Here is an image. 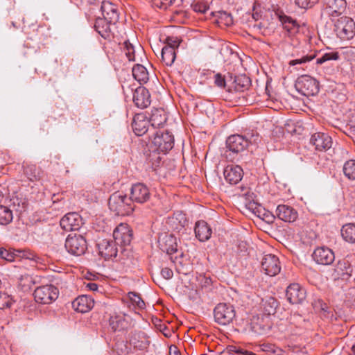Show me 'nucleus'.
Segmentation results:
<instances>
[{
    "label": "nucleus",
    "instance_id": "nucleus-39",
    "mask_svg": "<svg viewBox=\"0 0 355 355\" xmlns=\"http://www.w3.org/2000/svg\"><path fill=\"white\" fill-rule=\"evenodd\" d=\"M343 239L347 243H355V224L347 223L341 228Z\"/></svg>",
    "mask_w": 355,
    "mask_h": 355
},
{
    "label": "nucleus",
    "instance_id": "nucleus-22",
    "mask_svg": "<svg viewBox=\"0 0 355 355\" xmlns=\"http://www.w3.org/2000/svg\"><path fill=\"white\" fill-rule=\"evenodd\" d=\"M130 317L126 315L115 314L109 320V324L114 331H123L131 327Z\"/></svg>",
    "mask_w": 355,
    "mask_h": 355
},
{
    "label": "nucleus",
    "instance_id": "nucleus-52",
    "mask_svg": "<svg viewBox=\"0 0 355 355\" xmlns=\"http://www.w3.org/2000/svg\"><path fill=\"white\" fill-rule=\"evenodd\" d=\"M318 0H295L296 4L302 8H308L318 3Z\"/></svg>",
    "mask_w": 355,
    "mask_h": 355
},
{
    "label": "nucleus",
    "instance_id": "nucleus-63",
    "mask_svg": "<svg viewBox=\"0 0 355 355\" xmlns=\"http://www.w3.org/2000/svg\"><path fill=\"white\" fill-rule=\"evenodd\" d=\"M175 355H179V352H175Z\"/></svg>",
    "mask_w": 355,
    "mask_h": 355
},
{
    "label": "nucleus",
    "instance_id": "nucleus-41",
    "mask_svg": "<svg viewBox=\"0 0 355 355\" xmlns=\"http://www.w3.org/2000/svg\"><path fill=\"white\" fill-rule=\"evenodd\" d=\"M13 219L12 210L8 207L0 205V225H6Z\"/></svg>",
    "mask_w": 355,
    "mask_h": 355
},
{
    "label": "nucleus",
    "instance_id": "nucleus-51",
    "mask_svg": "<svg viewBox=\"0 0 355 355\" xmlns=\"http://www.w3.org/2000/svg\"><path fill=\"white\" fill-rule=\"evenodd\" d=\"M219 18L224 21L226 26H229L233 24V17L231 14L225 11L219 12Z\"/></svg>",
    "mask_w": 355,
    "mask_h": 355
},
{
    "label": "nucleus",
    "instance_id": "nucleus-4",
    "mask_svg": "<svg viewBox=\"0 0 355 355\" xmlns=\"http://www.w3.org/2000/svg\"><path fill=\"white\" fill-rule=\"evenodd\" d=\"M0 257L10 262L15 261L16 259L19 261L24 259L36 263L40 259L36 254L29 250L6 249L5 248H0Z\"/></svg>",
    "mask_w": 355,
    "mask_h": 355
},
{
    "label": "nucleus",
    "instance_id": "nucleus-14",
    "mask_svg": "<svg viewBox=\"0 0 355 355\" xmlns=\"http://www.w3.org/2000/svg\"><path fill=\"white\" fill-rule=\"evenodd\" d=\"M99 254L105 260L116 258L119 248L117 244L111 239H103L97 243Z\"/></svg>",
    "mask_w": 355,
    "mask_h": 355
},
{
    "label": "nucleus",
    "instance_id": "nucleus-44",
    "mask_svg": "<svg viewBox=\"0 0 355 355\" xmlns=\"http://www.w3.org/2000/svg\"><path fill=\"white\" fill-rule=\"evenodd\" d=\"M339 58H340V55H339L338 52L331 51V52L324 53L320 58H318L316 60V63L318 64H321L324 63L327 61L338 60Z\"/></svg>",
    "mask_w": 355,
    "mask_h": 355
},
{
    "label": "nucleus",
    "instance_id": "nucleus-60",
    "mask_svg": "<svg viewBox=\"0 0 355 355\" xmlns=\"http://www.w3.org/2000/svg\"><path fill=\"white\" fill-rule=\"evenodd\" d=\"M239 247H240V248H243L244 250H245V249H246V243H245V242H241V243H239Z\"/></svg>",
    "mask_w": 355,
    "mask_h": 355
},
{
    "label": "nucleus",
    "instance_id": "nucleus-49",
    "mask_svg": "<svg viewBox=\"0 0 355 355\" xmlns=\"http://www.w3.org/2000/svg\"><path fill=\"white\" fill-rule=\"evenodd\" d=\"M12 300L9 295L0 291V309L10 307Z\"/></svg>",
    "mask_w": 355,
    "mask_h": 355
},
{
    "label": "nucleus",
    "instance_id": "nucleus-6",
    "mask_svg": "<svg viewBox=\"0 0 355 355\" xmlns=\"http://www.w3.org/2000/svg\"><path fill=\"white\" fill-rule=\"evenodd\" d=\"M295 87L299 93L306 96L316 95L320 89L319 82L308 75L298 77Z\"/></svg>",
    "mask_w": 355,
    "mask_h": 355
},
{
    "label": "nucleus",
    "instance_id": "nucleus-40",
    "mask_svg": "<svg viewBox=\"0 0 355 355\" xmlns=\"http://www.w3.org/2000/svg\"><path fill=\"white\" fill-rule=\"evenodd\" d=\"M176 58L175 51L170 46H164L162 49V59L166 66H171Z\"/></svg>",
    "mask_w": 355,
    "mask_h": 355
},
{
    "label": "nucleus",
    "instance_id": "nucleus-11",
    "mask_svg": "<svg viewBox=\"0 0 355 355\" xmlns=\"http://www.w3.org/2000/svg\"><path fill=\"white\" fill-rule=\"evenodd\" d=\"M33 295L37 303L49 304L58 298V290L51 284H46L37 287Z\"/></svg>",
    "mask_w": 355,
    "mask_h": 355
},
{
    "label": "nucleus",
    "instance_id": "nucleus-58",
    "mask_svg": "<svg viewBox=\"0 0 355 355\" xmlns=\"http://www.w3.org/2000/svg\"><path fill=\"white\" fill-rule=\"evenodd\" d=\"M87 288H88L90 291H96L98 288V286L96 283L90 282L87 284Z\"/></svg>",
    "mask_w": 355,
    "mask_h": 355
},
{
    "label": "nucleus",
    "instance_id": "nucleus-27",
    "mask_svg": "<svg viewBox=\"0 0 355 355\" xmlns=\"http://www.w3.org/2000/svg\"><path fill=\"white\" fill-rule=\"evenodd\" d=\"M130 343L135 349L144 350L148 347L150 342L146 333L139 331L132 333Z\"/></svg>",
    "mask_w": 355,
    "mask_h": 355
},
{
    "label": "nucleus",
    "instance_id": "nucleus-48",
    "mask_svg": "<svg viewBox=\"0 0 355 355\" xmlns=\"http://www.w3.org/2000/svg\"><path fill=\"white\" fill-rule=\"evenodd\" d=\"M181 42L182 40L178 37L168 36L165 39L164 43L166 44L165 46H170L175 51L179 47Z\"/></svg>",
    "mask_w": 355,
    "mask_h": 355
},
{
    "label": "nucleus",
    "instance_id": "nucleus-1",
    "mask_svg": "<svg viewBox=\"0 0 355 355\" xmlns=\"http://www.w3.org/2000/svg\"><path fill=\"white\" fill-rule=\"evenodd\" d=\"M258 140L259 135L253 131L245 135H230L226 140L223 155L230 162H239L249 145L257 143Z\"/></svg>",
    "mask_w": 355,
    "mask_h": 355
},
{
    "label": "nucleus",
    "instance_id": "nucleus-23",
    "mask_svg": "<svg viewBox=\"0 0 355 355\" xmlns=\"http://www.w3.org/2000/svg\"><path fill=\"white\" fill-rule=\"evenodd\" d=\"M277 217L285 222L293 223L298 217L297 211L291 206L279 205L276 209Z\"/></svg>",
    "mask_w": 355,
    "mask_h": 355
},
{
    "label": "nucleus",
    "instance_id": "nucleus-36",
    "mask_svg": "<svg viewBox=\"0 0 355 355\" xmlns=\"http://www.w3.org/2000/svg\"><path fill=\"white\" fill-rule=\"evenodd\" d=\"M166 116L162 109L153 110L150 119H148L149 123H150L153 128L162 126L166 122Z\"/></svg>",
    "mask_w": 355,
    "mask_h": 355
},
{
    "label": "nucleus",
    "instance_id": "nucleus-3",
    "mask_svg": "<svg viewBox=\"0 0 355 355\" xmlns=\"http://www.w3.org/2000/svg\"><path fill=\"white\" fill-rule=\"evenodd\" d=\"M243 196L245 198V202H244L245 206L248 209L251 211L254 215H256L259 218L262 219L266 223L268 224L273 223L275 219V216L273 215L272 212H270L268 210H266L261 205L254 201L253 193L247 191L246 193H243Z\"/></svg>",
    "mask_w": 355,
    "mask_h": 355
},
{
    "label": "nucleus",
    "instance_id": "nucleus-21",
    "mask_svg": "<svg viewBox=\"0 0 355 355\" xmlns=\"http://www.w3.org/2000/svg\"><path fill=\"white\" fill-rule=\"evenodd\" d=\"M133 101L135 105L141 109L147 107L150 104V94L144 87L137 88L133 94Z\"/></svg>",
    "mask_w": 355,
    "mask_h": 355
},
{
    "label": "nucleus",
    "instance_id": "nucleus-28",
    "mask_svg": "<svg viewBox=\"0 0 355 355\" xmlns=\"http://www.w3.org/2000/svg\"><path fill=\"white\" fill-rule=\"evenodd\" d=\"M196 237L201 242L209 240L211 236L212 230L207 223L205 220H198L195 225Z\"/></svg>",
    "mask_w": 355,
    "mask_h": 355
},
{
    "label": "nucleus",
    "instance_id": "nucleus-10",
    "mask_svg": "<svg viewBox=\"0 0 355 355\" xmlns=\"http://www.w3.org/2000/svg\"><path fill=\"white\" fill-rule=\"evenodd\" d=\"M113 238L122 252L124 247L129 245L132 240V230L127 223H121L114 229Z\"/></svg>",
    "mask_w": 355,
    "mask_h": 355
},
{
    "label": "nucleus",
    "instance_id": "nucleus-20",
    "mask_svg": "<svg viewBox=\"0 0 355 355\" xmlns=\"http://www.w3.org/2000/svg\"><path fill=\"white\" fill-rule=\"evenodd\" d=\"M101 10L103 17L110 23H117L119 19L118 7L109 1L102 2Z\"/></svg>",
    "mask_w": 355,
    "mask_h": 355
},
{
    "label": "nucleus",
    "instance_id": "nucleus-45",
    "mask_svg": "<svg viewBox=\"0 0 355 355\" xmlns=\"http://www.w3.org/2000/svg\"><path fill=\"white\" fill-rule=\"evenodd\" d=\"M128 295L132 304L137 306L140 309L145 308V302L141 299L139 294L135 292H129Z\"/></svg>",
    "mask_w": 355,
    "mask_h": 355
},
{
    "label": "nucleus",
    "instance_id": "nucleus-25",
    "mask_svg": "<svg viewBox=\"0 0 355 355\" xmlns=\"http://www.w3.org/2000/svg\"><path fill=\"white\" fill-rule=\"evenodd\" d=\"M243 169L239 165H229L224 170L225 179L231 184L239 183L243 178Z\"/></svg>",
    "mask_w": 355,
    "mask_h": 355
},
{
    "label": "nucleus",
    "instance_id": "nucleus-16",
    "mask_svg": "<svg viewBox=\"0 0 355 355\" xmlns=\"http://www.w3.org/2000/svg\"><path fill=\"white\" fill-rule=\"evenodd\" d=\"M250 327L251 331L254 334L263 336L268 333L271 324L268 318L255 315L252 318Z\"/></svg>",
    "mask_w": 355,
    "mask_h": 355
},
{
    "label": "nucleus",
    "instance_id": "nucleus-17",
    "mask_svg": "<svg viewBox=\"0 0 355 355\" xmlns=\"http://www.w3.org/2000/svg\"><path fill=\"white\" fill-rule=\"evenodd\" d=\"M286 295L291 304H302L306 299V291L299 284L294 283L287 287Z\"/></svg>",
    "mask_w": 355,
    "mask_h": 355
},
{
    "label": "nucleus",
    "instance_id": "nucleus-32",
    "mask_svg": "<svg viewBox=\"0 0 355 355\" xmlns=\"http://www.w3.org/2000/svg\"><path fill=\"white\" fill-rule=\"evenodd\" d=\"M232 85L231 88L228 89L229 92L232 90V88L235 92H244L248 89L251 85V80L245 74H239L234 76Z\"/></svg>",
    "mask_w": 355,
    "mask_h": 355
},
{
    "label": "nucleus",
    "instance_id": "nucleus-54",
    "mask_svg": "<svg viewBox=\"0 0 355 355\" xmlns=\"http://www.w3.org/2000/svg\"><path fill=\"white\" fill-rule=\"evenodd\" d=\"M214 83L217 87L220 88H225L226 86L225 79L220 73L214 75Z\"/></svg>",
    "mask_w": 355,
    "mask_h": 355
},
{
    "label": "nucleus",
    "instance_id": "nucleus-31",
    "mask_svg": "<svg viewBox=\"0 0 355 355\" xmlns=\"http://www.w3.org/2000/svg\"><path fill=\"white\" fill-rule=\"evenodd\" d=\"M116 23H110L106 19L97 17L96 19L94 28L98 33L104 39H110L112 36L110 26Z\"/></svg>",
    "mask_w": 355,
    "mask_h": 355
},
{
    "label": "nucleus",
    "instance_id": "nucleus-59",
    "mask_svg": "<svg viewBox=\"0 0 355 355\" xmlns=\"http://www.w3.org/2000/svg\"><path fill=\"white\" fill-rule=\"evenodd\" d=\"M238 347L236 345H228L227 347V350L229 353H234L236 354V351L238 349Z\"/></svg>",
    "mask_w": 355,
    "mask_h": 355
},
{
    "label": "nucleus",
    "instance_id": "nucleus-50",
    "mask_svg": "<svg viewBox=\"0 0 355 355\" xmlns=\"http://www.w3.org/2000/svg\"><path fill=\"white\" fill-rule=\"evenodd\" d=\"M35 282L31 276L25 275L21 276L20 278V284L25 288L26 290L30 289L32 284H34Z\"/></svg>",
    "mask_w": 355,
    "mask_h": 355
},
{
    "label": "nucleus",
    "instance_id": "nucleus-61",
    "mask_svg": "<svg viewBox=\"0 0 355 355\" xmlns=\"http://www.w3.org/2000/svg\"><path fill=\"white\" fill-rule=\"evenodd\" d=\"M187 223V220L185 218H184V220H183V223L181 224V227L182 228L184 227L185 224Z\"/></svg>",
    "mask_w": 355,
    "mask_h": 355
},
{
    "label": "nucleus",
    "instance_id": "nucleus-18",
    "mask_svg": "<svg viewBox=\"0 0 355 355\" xmlns=\"http://www.w3.org/2000/svg\"><path fill=\"white\" fill-rule=\"evenodd\" d=\"M82 218L76 212L65 214L60 220V227L65 231H75L80 227Z\"/></svg>",
    "mask_w": 355,
    "mask_h": 355
},
{
    "label": "nucleus",
    "instance_id": "nucleus-57",
    "mask_svg": "<svg viewBox=\"0 0 355 355\" xmlns=\"http://www.w3.org/2000/svg\"><path fill=\"white\" fill-rule=\"evenodd\" d=\"M207 10V8L205 6H202L200 4H195L193 6V10L198 12L204 13Z\"/></svg>",
    "mask_w": 355,
    "mask_h": 355
},
{
    "label": "nucleus",
    "instance_id": "nucleus-64",
    "mask_svg": "<svg viewBox=\"0 0 355 355\" xmlns=\"http://www.w3.org/2000/svg\"><path fill=\"white\" fill-rule=\"evenodd\" d=\"M1 196V192L0 191V197Z\"/></svg>",
    "mask_w": 355,
    "mask_h": 355
},
{
    "label": "nucleus",
    "instance_id": "nucleus-47",
    "mask_svg": "<svg viewBox=\"0 0 355 355\" xmlns=\"http://www.w3.org/2000/svg\"><path fill=\"white\" fill-rule=\"evenodd\" d=\"M315 54L304 55V56H302L300 58H297V59H295V60H291L288 62V64L290 66H295V65H297V64H299V65L304 64H305V63H306L308 62H310L312 60H313L315 58Z\"/></svg>",
    "mask_w": 355,
    "mask_h": 355
},
{
    "label": "nucleus",
    "instance_id": "nucleus-33",
    "mask_svg": "<svg viewBox=\"0 0 355 355\" xmlns=\"http://www.w3.org/2000/svg\"><path fill=\"white\" fill-rule=\"evenodd\" d=\"M162 151L155 149L149 146L148 150H146L145 155L146 161L151 164L152 168L155 171L162 162Z\"/></svg>",
    "mask_w": 355,
    "mask_h": 355
},
{
    "label": "nucleus",
    "instance_id": "nucleus-30",
    "mask_svg": "<svg viewBox=\"0 0 355 355\" xmlns=\"http://www.w3.org/2000/svg\"><path fill=\"white\" fill-rule=\"evenodd\" d=\"M352 266L346 258L339 260L334 268V272L338 278H348L352 276Z\"/></svg>",
    "mask_w": 355,
    "mask_h": 355
},
{
    "label": "nucleus",
    "instance_id": "nucleus-55",
    "mask_svg": "<svg viewBox=\"0 0 355 355\" xmlns=\"http://www.w3.org/2000/svg\"><path fill=\"white\" fill-rule=\"evenodd\" d=\"M161 275L165 279H170L173 277V272L169 268H164L161 270Z\"/></svg>",
    "mask_w": 355,
    "mask_h": 355
},
{
    "label": "nucleus",
    "instance_id": "nucleus-7",
    "mask_svg": "<svg viewBox=\"0 0 355 355\" xmlns=\"http://www.w3.org/2000/svg\"><path fill=\"white\" fill-rule=\"evenodd\" d=\"M150 146L151 148L162 151L163 154H166L174 146V137L167 130H158L155 133Z\"/></svg>",
    "mask_w": 355,
    "mask_h": 355
},
{
    "label": "nucleus",
    "instance_id": "nucleus-34",
    "mask_svg": "<svg viewBox=\"0 0 355 355\" xmlns=\"http://www.w3.org/2000/svg\"><path fill=\"white\" fill-rule=\"evenodd\" d=\"M279 19L282 22L284 28L288 33L289 35H294L299 31V24L291 17L282 14L279 15Z\"/></svg>",
    "mask_w": 355,
    "mask_h": 355
},
{
    "label": "nucleus",
    "instance_id": "nucleus-26",
    "mask_svg": "<svg viewBox=\"0 0 355 355\" xmlns=\"http://www.w3.org/2000/svg\"><path fill=\"white\" fill-rule=\"evenodd\" d=\"M94 301L87 295H81L75 299L72 306L75 311L80 313H87L94 306Z\"/></svg>",
    "mask_w": 355,
    "mask_h": 355
},
{
    "label": "nucleus",
    "instance_id": "nucleus-37",
    "mask_svg": "<svg viewBox=\"0 0 355 355\" xmlns=\"http://www.w3.org/2000/svg\"><path fill=\"white\" fill-rule=\"evenodd\" d=\"M132 76L141 85L146 83L149 80L146 68L140 64H137L132 67Z\"/></svg>",
    "mask_w": 355,
    "mask_h": 355
},
{
    "label": "nucleus",
    "instance_id": "nucleus-29",
    "mask_svg": "<svg viewBox=\"0 0 355 355\" xmlns=\"http://www.w3.org/2000/svg\"><path fill=\"white\" fill-rule=\"evenodd\" d=\"M161 250L168 254H172L178 250L176 237L173 234H166L159 241Z\"/></svg>",
    "mask_w": 355,
    "mask_h": 355
},
{
    "label": "nucleus",
    "instance_id": "nucleus-56",
    "mask_svg": "<svg viewBox=\"0 0 355 355\" xmlns=\"http://www.w3.org/2000/svg\"><path fill=\"white\" fill-rule=\"evenodd\" d=\"M237 355H256L255 353L251 352V351H248L247 349H245L243 348H241V347H238V349L236 351V354Z\"/></svg>",
    "mask_w": 355,
    "mask_h": 355
},
{
    "label": "nucleus",
    "instance_id": "nucleus-9",
    "mask_svg": "<svg viewBox=\"0 0 355 355\" xmlns=\"http://www.w3.org/2000/svg\"><path fill=\"white\" fill-rule=\"evenodd\" d=\"M215 322L220 325H227L232 322L236 312L232 305L219 303L214 309Z\"/></svg>",
    "mask_w": 355,
    "mask_h": 355
},
{
    "label": "nucleus",
    "instance_id": "nucleus-38",
    "mask_svg": "<svg viewBox=\"0 0 355 355\" xmlns=\"http://www.w3.org/2000/svg\"><path fill=\"white\" fill-rule=\"evenodd\" d=\"M261 305L264 313L267 315H270L275 313L276 309L278 306V302L275 297L268 296L262 299Z\"/></svg>",
    "mask_w": 355,
    "mask_h": 355
},
{
    "label": "nucleus",
    "instance_id": "nucleus-5",
    "mask_svg": "<svg viewBox=\"0 0 355 355\" xmlns=\"http://www.w3.org/2000/svg\"><path fill=\"white\" fill-rule=\"evenodd\" d=\"M334 31L342 40H350L355 35V23L352 18L342 16L335 21Z\"/></svg>",
    "mask_w": 355,
    "mask_h": 355
},
{
    "label": "nucleus",
    "instance_id": "nucleus-46",
    "mask_svg": "<svg viewBox=\"0 0 355 355\" xmlns=\"http://www.w3.org/2000/svg\"><path fill=\"white\" fill-rule=\"evenodd\" d=\"M123 51L129 61H135V49L128 41L124 42Z\"/></svg>",
    "mask_w": 355,
    "mask_h": 355
},
{
    "label": "nucleus",
    "instance_id": "nucleus-15",
    "mask_svg": "<svg viewBox=\"0 0 355 355\" xmlns=\"http://www.w3.org/2000/svg\"><path fill=\"white\" fill-rule=\"evenodd\" d=\"M312 257L318 264L321 265H331L335 260L334 252L326 246L315 248Z\"/></svg>",
    "mask_w": 355,
    "mask_h": 355
},
{
    "label": "nucleus",
    "instance_id": "nucleus-2",
    "mask_svg": "<svg viewBox=\"0 0 355 355\" xmlns=\"http://www.w3.org/2000/svg\"><path fill=\"white\" fill-rule=\"evenodd\" d=\"M109 208L117 216H128L135 210V204L126 194L117 191L112 193L108 200Z\"/></svg>",
    "mask_w": 355,
    "mask_h": 355
},
{
    "label": "nucleus",
    "instance_id": "nucleus-13",
    "mask_svg": "<svg viewBox=\"0 0 355 355\" xmlns=\"http://www.w3.org/2000/svg\"><path fill=\"white\" fill-rule=\"evenodd\" d=\"M130 199L135 202L143 204L150 198L149 189L143 183H137L132 186L130 189Z\"/></svg>",
    "mask_w": 355,
    "mask_h": 355
},
{
    "label": "nucleus",
    "instance_id": "nucleus-24",
    "mask_svg": "<svg viewBox=\"0 0 355 355\" xmlns=\"http://www.w3.org/2000/svg\"><path fill=\"white\" fill-rule=\"evenodd\" d=\"M149 121L144 114H137L135 115L132 128L135 134L137 136H142L147 132L148 130Z\"/></svg>",
    "mask_w": 355,
    "mask_h": 355
},
{
    "label": "nucleus",
    "instance_id": "nucleus-43",
    "mask_svg": "<svg viewBox=\"0 0 355 355\" xmlns=\"http://www.w3.org/2000/svg\"><path fill=\"white\" fill-rule=\"evenodd\" d=\"M24 174L31 181L40 179V171L35 165H28L24 168Z\"/></svg>",
    "mask_w": 355,
    "mask_h": 355
},
{
    "label": "nucleus",
    "instance_id": "nucleus-8",
    "mask_svg": "<svg viewBox=\"0 0 355 355\" xmlns=\"http://www.w3.org/2000/svg\"><path fill=\"white\" fill-rule=\"evenodd\" d=\"M66 250L71 254L80 256L87 249L86 239L78 234H70L67 236L64 244Z\"/></svg>",
    "mask_w": 355,
    "mask_h": 355
},
{
    "label": "nucleus",
    "instance_id": "nucleus-35",
    "mask_svg": "<svg viewBox=\"0 0 355 355\" xmlns=\"http://www.w3.org/2000/svg\"><path fill=\"white\" fill-rule=\"evenodd\" d=\"M327 8L331 11V17L340 15L346 8L345 0H324Z\"/></svg>",
    "mask_w": 355,
    "mask_h": 355
},
{
    "label": "nucleus",
    "instance_id": "nucleus-19",
    "mask_svg": "<svg viewBox=\"0 0 355 355\" xmlns=\"http://www.w3.org/2000/svg\"><path fill=\"white\" fill-rule=\"evenodd\" d=\"M310 141L315 146V149L320 151L327 150L329 149L332 145L331 137L323 132H317L313 135Z\"/></svg>",
    "mask_w": 355,
    "mask_h": 355
},
{
    "label": "nucleus",
    "instance_id": "nucleus-62",
    "mask_svg": "<svg viewBox=\"0 0 355 355\" xmlns=\"http://www.w3.org/2000/svg\"><path fill=\"white\" fill-rule=\"evenodd\" d=\"M353 352L355 354V344L353 345L352 348Z\"/></svg>",
    "mask_w": 355,
    "mask_h": 355
},
{
    "label": "nucleus",
    "instance_id": "nucleus-12",
    "mask_svg": "<svg viewBox=\"0 0 355 355\" xmlns=\"http://www.w3.org/2000/svg\"><path fill=\"white\" fill-rule=\"evenodd\" d=\"M261 268L268 276L273 277L277 275L281 270L279 258L272 254L264 255L261 260Z\"/></svg>",
    "mask_w": 355,
    "mask_h": 355
},
{
    "label": "nucleus",
    "instance_id": "nucleus-42",
    "mask_svg": "<svg viewBox=\"0 0 355 355\" xmlns=\"http://www.w3.org/2000/svg\"><path fill=\"white\" fill-rule=\"evenodd\" d=\"M343 173L349 180H355V160L349 159L343 166Z\"/></svg>",
    "mask_w": 355,
    "mask_h": 355
},
{
    "label": "nucleus",
    "instance_id": "nucleus-53",
    "mask_svg": "<svg viewBox=\"0 0 355 355\" xmlns=\"http://www.w3.org/2000/svg\"><path fill=\"white\" fill-rule=\"evenodd\" d=\"M174 0H152L154 6L159 8L166 9L168 6L173 3Z\"/></svg>",
    "mask_w": 355,
    "mask_h": 355
}]
</instances>
